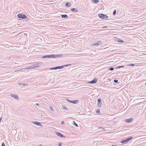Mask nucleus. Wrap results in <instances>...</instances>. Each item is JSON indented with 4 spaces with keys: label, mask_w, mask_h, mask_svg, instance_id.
<instances>
[{
    "label": "nucleus",
    "mask_w": 146,
    "mask_h": 146,
    "mask_svg": "<svg viewBox=\"0 0 146 146\" xmlns=\"http://www.w3.org/2000/svg\"><path fill=\"white\" fill-rule=\"evenodd\" d=\"M39 64H34L33 65L31 66H29L25 68L21 69V70H22L24 69H32L36 67H39Z\"/></svg>",
    "instance_id": "obj_1"
},
{
    "label": "nucleus",
    "mask_w": 146,
    "mask_h": 146,
    "mask_svg": "<svg viewBox=\"0 0 146 146\" xmlns=\"http://www.w3.org/2000/svg\"><path fill=\"white\" fill-rule=\"evenodd\" d=\"M73 124L76 127H78V125L74 121H73Z\"/></svg>",
    "instance_id": "obj_27"
},
{
    "label": "nucleus",
    "mask_w": 146,
    "mask_h": 146,
    "mask_svg": "<svg viewBox=\"0 0 146 146\" xmlns=\"http://www.w3.org/2000/svg\"><path fill=\"white\" fill-rule=\"evenodd\" d=\"M127 66H135V64H128L127 65Z\"/></svg>",
    "instance_id": "obj_26"
},
{
    "label": "nucleus",
    "mask_w": 146,
    "mask_h": 146,
    "mask_svg": "<svg viewBox=\"0 0 146 146\" xmlns=\"http://www.w3.org/2000/svg\"><path fill=\"white\" fill-rule=\"evenodd\" d=\"M108 70H110L113 71V70H114V68H113L112 67H110V68H108Z\"/></svg>",
    "instance_id": "obj_24"
},
{
    "label": "nucleus",
    "mask_w": 146,
    "mask_h": 146,
    "mask_svg": "<svg viewBox=\"0 0 146 146\" xmlns=\"http://www.w3.org/2000/svg\"><path fill=\"white\" fill-rule=\"evenodd\" d=\"M102 106V102L100 98L98 99V106L99 107H101Z\"/></svg>",
    "instance_id": "obj_5"
},
{
    "label": "nucleus",
    "mask_w": 146,
    "mask_h": 146,
    "mask_svg": "<svg viewBox=\"0 0 146 146\" xmlns=\"http://www.w3.org/2000/svg\"><path fill=\"white\" fill-rule=\"evenodd\" d=\"M43 58H49V55H46L43 56L42 57Z\"/></svg>",
    "instance_id": "obj_23"
},
{
    "label": "nucleus",
    "mask_w": 146,
    "mask_h": 146,
    "mask_svg": "<svg viewBox=\"0 0 146 146\" xmlns=\"http://www.w3.org/2000/svg\"><path fill=\"white\" fill-rule=\"evenodd\" d=\"M50 109L51 110H52L53 111H54V110L53 109L52 107L51 106H50Z\"/></svg>",
    "instance_id": "obj_32"
},
{
    "label": "nucleus",
    "mask_w": 146,
    "mask_h": 146,
    "mask_svg": "<svg viewBox=\"0 0 146 146\" xmlns=\"http://www.w3.org/2000/svg\"><path fill=\"white\" fill-rule=\"evenodd\" d=\"M10 95L12 97L16 99L17 100H19V97L17 95H14L13 94H11Z\"/></svg>",
    "instance_id": "obj_9"
},
{
    "label": "nucleus",
    "mask_w": 146,
    "mask_h": 146,
    "mask_svg": "<svg viewBox=\"0 0 146 146\" xmlns=\"http://www.w3.org/2000/svg\"><path fill=\"white\" fill-rule=\"evenodd\" d=\"M62 67H61V66H56L52 68H50V70H56L57 69H62Z\"/></svg>",
    "instance_id": "obj_10"
},
{
    "label": "nucleus",
    "mask_w": 146,
    "mask_h": 146,
    "mask_svg": "<svg viewBox=\"0 0 146 146\" xmlns=\"http://www.w3.org/2000/svg\"><path fill=\"white\" fill-rule=\"evenodd\" d=\"M55 58H60L61 57L63 56V55L62 54H55Z\"/></svg>",
    "instance_id": "obj_14"
},
{
    "label": "nucleus",
    "mask_w": 146,
    "mask_h": 146,
    "mask_svg": "<svg viewBox=\"0 0 146 146\" xmlns=\"http://www.w3.org/2000/svg\"><path fill=\"white\" fill-rule=\"evenodd\" d=\"M70 65H71V64H66V65H63V66H61V67H62V68H63L64 67H67V66H70Z\"/></svg>",
    "instance_id": "obj_20"
},
{
    "label": "nucleus",
    "mask_w": 146,
    "mask_h": 146,
    "mask_svg": "<svg viewBox=\"0 0 146 146\" xmlns=\"http://www.w3.org/2000/svg\"><path fill=\"white\" fill-rule=\"evenodd\" d=\"M19 70L20 71V70H17V71H19Z\"/></svg>",
    "instance_id": "obj_42"
},
{
    "label": "nucleus",
    "mask_w": 146,
    "mask_h": 146,
    "mask_svg": "<svg viewBox=\"0 0 146 146\" xmlns=\"http://www.w3.org/2000/svg\"><path fill=\"white\" fill-rule=\"evenodd\" d=\"M117 41L119 42H124L122 40H121L118 38H117Z\"/></svg>",
    "instance_id": "obj_18"
},
{
    "label": "nucleus",
    "mask_w": 146,
    "mask_h": 146,
    "mask_svg": "<svg viewBox=\"0 0 146 146\" xmlns=\"http://www.w3.org/2000/svg\"><path fill=\"white\" fill-rule=\"evenodd\" d=\"M62 108L65 110L66 111H67L68 110V109L64 106H62Z\"/></svg>",
    "instance_id": "obj_22"
},
{
    "label": "nucleus",
    "mask_w": 146,
    "mask_h": 146,
    "mask_svg": "<svg viewBox=\"0 0 146 146\" xmlns=\"http://www.w3.org/2000/svg\"><path fill=\"white\" fill-rule=\"evenodd\" d=\"M19 84V85H21L22 84H21V83H20V82H19V84Z\"/></svg>",
    "instance_id": "obj_36"
},
{
    "label": "nucleus",
    "mask_w": 146,
    "mask_h": 146,
    "mask_svg": "<svg viewBox=\"0 0 146 146\" xmlns=\"http://www.w3.org/2000/svg\"><path fill=\"white\" fill-rule=\"evenodd\" d=\"M92 1L95 3H97L99 2V0H92Z\"/></svg>",
    "instance_id": "obj_25"
},
{
    "label": "nucleus",
    "mask_w": 146,
    "mask_h": 146,
    "mask_svg": "<svg viewBox=\"0 0 146 146\" xmlns=\"http://www.w3.org/2000/svg\"><path fill=\"white\" fill-rule=\"evenodd\" d=\"M107 27L105 26V27H103V28H107Z\"/></svg>",
    "instance_id": "obj_38"
},
{
    "label": "nucleus",
    "mask_w": 146,
    "mask_h": 146,
    "mask_svg": "<svg viewBox=\"0 0 146 146\" xmlns=\"http://www.w3.org/2000/svg\"><path fill=\"white\" fill-rule=\"evenodd\" d=\"M65 123L63 121H62L61 123V125H64V124Z\"/></svg>",
    "instance_id": "obj_33"
},
{
    "label": "nucleus",
    "mask_w": 146,
    "mask_h": 146,
    "mask_svg": "<svg viewBox=\"0 0 146 146\" xmlns=\"http://www.w3.org/2000/svg\"><path fill=\"white\" fill-rule=\"evenodd\" d=\"M98 79L97 78H96L92 80L89 82V83L90 84H95L96 83Z\"/></svg>",
    "instance_id": "obj_11"
},
{
    "label": "nucleus",
    "mask_w": 146,
    "mask_h": 146,
    "mask_svg": "<svg viewBox=\"0 0 146 146\" xmlns=\"http://www.w3.org/2000/svg\"><path fill=\"white\" fill-rule=\"evenodd\" d=\"M61 17L62 18L66 19L68 18V16L67 15H61Z\"/></svg>",
    "instance_id": "obj_16"
},
{
    "label": "nucleus",
    "mask_w": 146,
    "mask_h": 146,
    "mask_svg": "<svg viewBox=\"0 0 146 146\" xmlns=\"http://www.w3.org/2000/svg\"><path fill=\"white\" fill-rule=\"evenodd\" d=\"M1 146H5V144L4 143H3L2 144Z\"/></svg>",
    "instance_id": "obj_34"
},
{
    "label": "nucleus",
    "mask_w": 146,
    "mask_h": 146,
    "mask_svg": "<svg viewBox=\"0 0 146 146\" xmlns=\"http://www.w3.org/2000/svg\"><path fill=\"white\" fill-rule=\"evenodd\" d=\"M70 10L72 12H77L78 11V10L74 8H71Z\"/></svg>",
    "instance_id": "obj_15"
},
{
    "label": "nucleus",
    "mask_w": 146,
    "mask_h": 146,
    "mask_svg": "<svg viewBox=\"0 0 146 146\" xmlns=\"http://www.w3.org/2000/svg\"><path fill=\"white\" fill-rule=\"evenodd\" d=\"M124 67V66H117L116 67V69H119V68H123Z\"/></svg>",
    "instance_id": "obj_21"
},
{
    "label": "nucleus",
    "mask_w": 146,
    "mask_h": 146,
    "mask_svg": "<svg viewBox=\"0 0 146 146\" xmlns=\"http://www.w3.org/2000/svg\"><path fill=\"white\" fill-rule=\"evenodd\" d=\"M145 85H146V83H145Z\"/></svg>",
    "instance_id": "obj_41"
},
{
    "label": "nucleus",
    "mask_w": 146,
    "mask_h": 146,
    "mask_svg": "<svg viewBox=\"0 0 146 146\" xmlns=\"http://www.w3.org/2000/svg\"><path fill=\"white\" fill-rule=\"evenodd\" d=\"M56 134L59 137H60L61 138H65V137L61 134L60 132H56Z\"/></svg>",
    "instance_id": "obj_8"
},
{
    "label": "nucleus",
    "mask_w": 146,
    "mask_h": 146,
    "mask_svg": "<svg viewBox=\"0 0 146 146\" xmlns=\"http://www.w3.org/2000/svg\"><path fill=\"white\" fill-rule=\"evenodd\" d=\"M38 146H42V145H40Z\"/></svg>",
    "instance_id": "obj_40"
},
{
    "label": "nucleus",
    "mask_w": 146,
    "mask_h": 146,
    "mask_svg": "<svg viewBox=\"0 0 146 146\" xmlns=\"http://www.w3.org/2000/svg\"><path fill=\"white\" fill-rule=\"evenodd\" d=\"M36 106H39V105H39V104H38V103H36Z\"/></svg>",
    "instance_id": "obj_37"
},
{
    "label": "nucleus",
    "mask_w": 146,
    "mask_h": 146,
    "mask_svg": "<svg viewBox=\"0 0 146 146\" xmlns=\"http://www.w3.org/2000/svg\"><path fill=\"white\" fill-rule=\"evenodd\" d=\"M23 85L24 86H26V85H27V84H23Z\"/></svg>",
    "instance_id": "obj_39"
},
{
    "label": "nucleus",
    "mask_w": 146,
    "mask_h": 146,
    "mask_svg": "<svg viewBox=\"0 0 146 146\" xmlns=\"http://www.w3.org/2000/svg\"><path fill=\"white\" fill-rule=\"evenodd\" d=\"M99 17L101 19H106L108 18V17L105 14L100 13L98 14Z\"/></svg>",
    "instance_id": "obj_2"
},
{
    "label": "nucleus",
    "mask_w": 146,
    "mask_h": 146,
    "mask_svg": "<svg viewBox=\"0 0 146 146\" xmlns=\"http://www.w3.org/2000/svg\"><path fill=\"white\" fill-rule=\"evenodd\" d=\"M118 81L117 80L115 79L114 80V83H118Z\"/></svg>",
    "instance_id": "obj_30"
},
{
    "label": "nucleus",
    "mask_w": 146,
    "mask_h": 146,
    "mask_svg": "<svg viewBox=\"0 0 146 146\" xmlns=\"http://www.w3.org/2000/svg\"><path fill=\"white\" fill-rule=\"evenodd\" d=\"M17 17L20 18L25 19L27 18V16L24 15H23L22 14H19L17 15Z\"/></svg>",
    "instance_id": "obj_4"
},
{
    "label": "nucleus",
    "mask_w": 146,
    "mask_h": 146,
    "mask_svg": "<svg viewBox=\"0 0 146 146\" xmlns=\"http://www.w3.org/2000/svg\"><path fill=\"white\" fill-rule=\"evenodd\" d=\"M133 137L132 136L129 137H128L127 139L121 141L120 142V143H123L127 142L133 139Z\"/></svg>",
    "instance_id": "obj_3"
},
{
    "label": "nucleus",
    "mask_w": 146,
    "mask_h": 146,
    "mask_svg": "<svg viewBox=\"0 0 146 146\" xmlns=\"http://www.w3.org/2000/svg\"><path fill=\"white\" fill-rule=\"evenodd\" d=\"M132 118H130L129 119H125V121L127 123H129L132 122L133 121Z\"/></svg>",
    "instance_id": "obj_12"
},
{
    "label": "nucleus",
    "mask_w": 146,
    "mask_h": 146,
    "mask_svg": "<svg viewBox=\"0 0 146 146\" xmlns=\"http://www.w3.org/2000/svg\"><path fill=\"white\" fill-rule=\"evenodd\" d=\"M62 143L61 142H60L59 143V145H58V146H61L62 145Z\"/></svg>",
    "instance_id": "obj_31"
},
{
    "label": "nucleus",
    "mask_w": 146,
    "mask_h": 146,
    "mask_svg": "<svg viewBox=\"0 0 146 146\" xmlns=\"http://www.w3.org/2000/svg\"><path fill=\"white\" fill-rule=\"evenodd\" d=\"M66 100L67 101L69 102L75 104H77L78 102V100H74V101H71L69 100L68 99H67Z\"/></svg>",
    "instance_id": "obj_6"
},
{
    "label": "nucleus",
    "mask_w": 146,
    "mask_h": 146,
    "mask_svg": "<svg viewBox=\"0 0 146 146\" xmlns=\"http://www.w3.org/2000/svg\"><path fill=\"white\" fill-rule=\"evenodd\" d=\"M145 109H146V107L145 108Z\"/></svg>",
    "instance_id": "obj_44"
},
{
    "label": "nucleus",
    "mask_w": 146,
    "mask_h": 146,
    "mask_svg": "<svg viewBox=\"0 0 146 146\" xmlns=\"http://www.w3.org/2000/svg\"><path fill=\"white\" fill-rule=\"evenodd\" d=\"M96 113H100V110L99 109H97L96 110Z\"/></svg>",
    "instance_id": "obj_28"
},
{
    "label": "nucleus",
    "mask_w": 146,
    "mask_h": 146,
    "mask_svg": "<svg viewBox=\"0 0 146 146\" xmlns=\"http://www.w3.org/2000/svg\"><path fill=\"white\" fill-rule=\"evenodd\" d=\"M101 43V42L100 41H99L97 42H95L94 43H93L92 44V45L94 46H98V45L100 44Z\"/></svg>",
    "instance_id": "obj_7"
},
{
    "label": "nucleus",
    "mask_w": 146,
    "mask_h": 146,
    "mask_svg": "<svg viewBox=\"0 0 146 146\" xmlns=\"http://www.w3.org/2000/svg\"><path fill=\"white\" fill-rule=\"evenodd\" d=\"M49 58H55L54 54L49 55Z\"/></svg>",
    "instance_id": "obj_19"
},
{
    "label": "nucleus",
    "mask_w": 146,
    "mask_h": 146,
    "mask_svg": "<svg viewBox=\"0 0 146 146\" xmlns=\"http://www.w3.org/2000/svg\"><path fill=\"white\" fill-rule=\"evenodd\" d=\"M111 146H118L117 145H111Z\"/></svg>",
    "instance_id": "obj_35"
},
{
    "label": "nucleus",
    "mask_w": 146,
    "mask_h": 146,
    "mask_svg": "<svg viewBox=\"0 0 146 146\" xmlns=\"http://www.w3.org/2000/svg\"><path fill=\"white\" fill-rule=\"evenodd\" d=\"M71 5V3L70 2L66 3L65 4V5L66 7H68Z\"/></svg>",
    "instance_id": "obj_17"
},
{
    "label": "nucleus",
    "mask_w": 146,
    "mask_h": 146,
    "mask_svg": "<svg viewBox=\"0 0 146 146\" xmlns=\"http://www.w3.org/2000/svg\"><path fill=\"white\" fill-rule=\"evenodd\" d=\"M17 71L16 70V71H15V72H17Z\"/></svg>",
    "instance_id": "obj_43"
},
{
    "label": "nucleus",
    "mask_w": 146,
    "mask_h": 146,
    "mask_svg": "<svg viewBox=\"0 0 146 146\" xmlns=\"http://www.w3.org/2000/svg\"><path fill=\"white\" fill-rule=\"evenodd\" d=\"M33 123L34 124L36 125L41 126L42 125L40 123L36 121H33Z\"/></svg>",
    "instance_id": "obj_13"
},
{
    "label": "nucleus",
    "mask_w": 146,
    "mask_h": 146,
    "mask_svg": "<svg viewBox=\"0 0 146 146\" xmlns=\"http://www.w3.org/2000/svg\"><path fill=\"white\" fill-rule=\"evenodd\" d=\"M116 10H115L113 12V15H116Z\"/></svg>",
    "instance_id": "obj_29"
}]
</instances>
